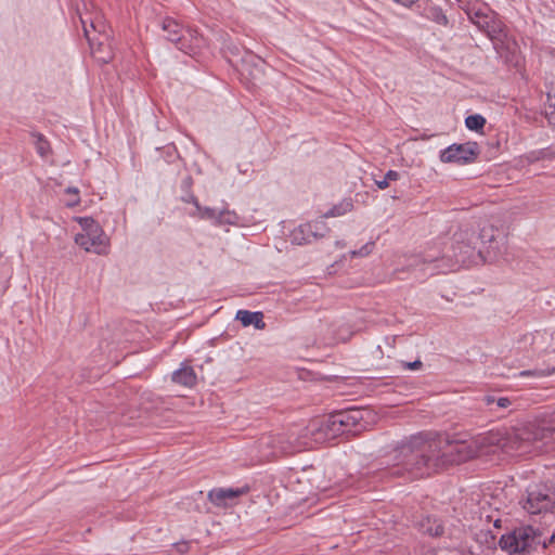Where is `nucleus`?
<instances>
[{
  "instance_id": "1",
  "label": "nucleus",
  "mask_w": 555,
  "mask_h": 555,
  "mask_svg": "<svg viewBox=\"0 0 555 555\" xmlns=\"http://www.w3.org/2000/svg\"><path fill=\"white\" fill-rule=\"evenodd\" d=\"M496 446L504 450H518L513 429L492 430L470 441L449 442L429 439L427 435L412 436L399 449L404 466L415 476L429 474L431 469L455 464L476 456L482 449Z\"/></svg>"
},
{
  "instance_id": "2",
  "label": "nucleus",
  "mask_w": 555,
  "mask_h": 555,
  "mask_svg": "<svg viewBox=\"0 0 555 555\" xmlns=\"http://www.w3.org/2000/svg\"><path fill=\"white\" fill-rule=\"evenodd\" d=\"M499 545L509 554L531 553L538 551L539 547L555 548V533L545 539L539 529L532 526H522L503 534Z\"/></svg>"
},
{
  "instance_id": "3",
  "label": "nucleus",
  "mask_w": 555,
  "mask_h": 555,
  "mask_svg": "<svg viewBox=\"0 0 555 555\" xmlns=\"http://www.w3.org/2000/svg\"><path fill=\"white\" fill-rule=\"evenodd\" d=\"M378 420L376 411L370 408H357L328 416L326 426L333 433L359 434L374 426Z\"/></svg>"
},
{
  "instance_id": "4",
  "label": "nucleus",
  "mask_w": 555,
  "mask_h": 555,
  "mask_svg": "<svg viewBox=\"0 0 555 555\" xmlns=\"http://www.w3.org/2000/svg\"><path fill=\"white\" fill-rule=\"evenodd\" d=\"M85 36L89 42L91 53L101 63L113 59L109 28L100 14L94 17H80Z\"/></svg>"
},
{
  "instance_id": "5",
  "label": "nucleus",
  "mask_w": 555,
  "mask_h": 555,
  "mask_svg": "<svg viewBox=\"0 0 555 555\" xmlns=\"http://www.w3.org/2000/svg\"><path fill=\"white\" fill-rule=\"evenodd\" d=\"M512 429L518 450L531 442L543 440L555 433V411L519 423Z\"/></svg>"
},
{
  "instance_id": "6",
  "label": "nucleus",
  "mask_w": 555,
  "mask_h": 555,
  "mask_svg": "<svg viewBox=\"0 0 555 555\" xmlns=\"http://www.w3.org/2000/svg\"><path fill=\"white\" fill-rule=\"evenodd\" d=\"M82 232L76 234L75 243L88 253L107 255L109 251V238L101 225L90 217H77Z\"/></svg>"
},
{
  "instance_id": "7",
  "label": "nucleus",
  "mask_w": 555,
  "mask_h": 555,
  "mask_svg": "<svg viewBox=\"0 0 555 555\" xmlns=\"http://www.w3.org/2000/svg\"><path fill=\"white\" fill-rule=\"evenodd\" d=\"M522 508L531 515L547 513L555 505V492L546 486H534L527 490Z\"/></svg>"
},
{
  "instance_id": "8",
  "label": "nucleus",
  "mask_w": 555,
  "mask_h": 555,
  "mask_svg": "<svg viewBox=\"0 0 555 555\" xmlns=\"http://www.w3.org/2000/svg\"><path fill=\"white\" fill-rule=\"evenodd\" d=\"M248 487L241 488H215L210 490V504L218 508H231L238 504L240 499L247 494Z\"/></svg>"
},
{
  "instance_id": "9",
  "label": "nucleus",
  "mask_w": 555,
  "mask_h": 555,
  "mask_svg": "<svg viewBox=\"0 0 555 555\" xmlns=\"http://www.w3.org/2000/svg\"><path fill=\"white\" fill-rule=\"evenodd\" d=\"M476 143L452 144L440 153L442 163L467 164L477 156Z\"/></svg>"
},
{
  "instance_id": "10",
  "label": "nucleus",
  "mask_w": 555,
  "mask_h": 555,
  "mask_svg": "<svg viewBox=\"0 0 555 555\" xmlns=\"http://www.w3.org/2000/svg\"><path fill=\"white\" fill-rule=\"evenodd\" d=\"M328 231V228L322 221L300 224L292 232L291 241L296 245L310 244L314 240L321 238Z\"/></svg>"
},
{
  "instance_id": "11",
  "label": "nucleus",
  "mask_w": 555,
  "mask_h": 555,
  "mask_svg": "<svg viewBox=\"0 0 555 555\" xmlns=\"http://www.w3.org/2000/svg\"><path fill=\"white\" fill-rule=\"evenodd\" d=\"M163 30L167 33V39L176 44L180 50H184L186 47L184 41L186 37H192L191 30H184L175 20L165 18L163 21Z\"/></svg>"
},
{
  "instance_id": "12",
  "label": "nucleus",
  "mask_w": 555,
  "mask_h": 555,
  "mask_svg": "<svg viewBox=\"0 0 555 555\" xmlns=\"http://www.w3.org/2000/svg\"><path fill=\"white\" fill-rule=\"evenodd\" d=\"M264 62L254 54H247L243 60L242 72L247 73L251 79L258 80L263 76Z\"/></svg>"
},
{
  "instance_id": "13",
  "label": "nucleus",
  "mask_w": 555,
  "mask_h": 555,
  "mask_svg": "<svg viewBox=\"0 0 555 555\" xmlns=\"http://www.w3.org/2000/svg\"><path fill=\"white\" fill-rule=\"evenodd\" d=\"M171 380L177 385L191 388L196 383V374L191 366L182 364L179 370L172 373Z\"/></svg>"
},
{
  "instance_id": "14",
  "label": "nucleus",
  "mask_w": 555,
  "mask_h": 555,
  "mask_svg": "<svg viewBox=\"0 0 555 555\" xmlns=\"http://www.w3.org/2000/svg\"><path fill=\"white\" fill-rule=\"evenodd\" d=\"M236 320H238L243 326L254 325L257 330H263L266 326L263 314L260 311L251 312L248 310H238L236 312Z\"/></svg>"
},
{
  "instance_id": "15",
  "label": "nucleus",
  "mask_w": 555,
  "mask_h": 555,
  "mask_svg": "<svg viewBox=\"0 0 555 555\" xmlns=\"http://www.w3.org/2000/svg\"><path fill=\"white\" fill-rule=\"evenodd\" d=\"M488 35V37L492 40L495 48L498 49V46L500 43H503L504 39L506 38V31L505 26L501 20H499L496 16L491 17V23L489 24V27L485 30Z\"/></svg>"
},
{
  "instance_id": "16",
  "label": "nucleus",
  "mask_w": 555,
  "mask_h": 555,
  "mask_svg": "<svg viewBox=\"0 0 555 555\" xmlns=\"http://www.w3.org/2000/svg\"><path fill=\"white\" fill-rule=\"evenodd\" d=\"M420 529L431 537L440 535L443 531L441 524L437 519L427 517L420 522Z\"/></svg>"
},
{
  "instance_id": "17",
  "label": "nucleus",
  "mask_w": 555,
  "mask_h": 555,
  "mask_svg": "<svg viewBox=\"0 0 555 555\" xmlns=\"http://www.w3.org/2000/svg\"><path fill=\"white\" fill-rule=\"evenodd\" d=\"M210 219H215L219 224H235L237 222L236 214L230 210L220 211L218 215L215 214V210H210Z\"/></svg>"
},
{
  "instance_id": "18",
  "label": "nucleus",
  "mask_w": 555,
  "mask_h": 555,
  "mask_svg": "<svg viewBox=\"0 0 555 555\" xmlns=\"http://www.w3.org/2000/svg\"><path fill=\"white\" fill-rule=\"evenodd\" d=\"M491 17H495V15L493 13L488 14L482 12H475L474 15L470 16V20L475 25L485 31L491 23Z\"/></svg>"
},
{
  "instance_id": "19",
  "label": "nucleus",
  "mask_w": 555,
  "mask_h": 555,
  "mask_svg": "<svg viewBox=\"0 0 555 555\" xmlns=\"http://www.w3.org/2000/svg\"><path fill=\"white\" fill-rule=\"evenodd\" d=\"M486 125V119L481 115H469L465 119V126L469 130L479 131L481 130Z\"/></svg>"
},
{
  "instance_id": "20",
  "label": "nucleus",
  "mask_w": 555,
  "mask_h": 555,
  "mask_svg": "<svg viewBox=\"0 0 555 555\" xmlns=\"http://www.w3.org/2000/svg\"><path fill=\"white\" fill-rule=\"evenodd\" d=\"M457 248H459V253H455V257L457 258V261H460L462 263H470V262L475 261L473 259V257H474L473 248H470L468 245H464L463 247L460 246Z\"/></svg>"
},
{
  "instance_id": "21",
  "label": "nucleus",
  "mask_w": 555,
  "mask_h": 555,
  "mask_svg": "<svg viewBox=\"0 0 555 555\" xmlns=\"http://www.w3.org/2000/svg\"><path fill=\"white\" fill-rule=\"evenodd\" d=\"M480 238L483 244L490 246L496 241V230L492 225H486L480 231Z\"/></svg>"
},
{
  "instance_id": "22",
  "label": "nucleus",
  "mask_w": 555,
  "mask_h": 555,
  "mask_svg": "<svg viewBox=\"0 0 555 555\" xmlns=\"http://www.w3.org/2000/svg\"><path fill=\"white\" fill-rule=\"evenodd\" d=\"M351 208H352V204L350 202L341 203L338 206L333 207L331 210L325 212L324 217L330 218V217L341 216V215L350 211Z\"/></svg>"
},
{
  "instance_id": "23",
  "label": "nucleus",
  "mask_w": 555,
  "mask_h": 555,
  "mask_svg": "<svg viewBox=\"0 0 555 555\" xmlns=\"http://www.w3.org/2000/svg\"><path fill=\"white\" fill-rule=\"evenodd\" d=\"M36 151L41 157H47L50 154V144L49 142L41 135L36 137L35 142Z\"/></svg>"
},
{
  "instance_id": "24",
  "label": "nucleus",
  "mask_w": 555,
  "mask_h": 555,
  "mask_svg": "<svg viewBox=\"0 0 555 555\" xmlns=\"http://www.w3.org/2000/svg\"><path fill=\"white\" fill-rule=\"evenodd\" d=\"M545 116L548 119L550 124H552L555 127V95H547Z\"/></svg>"
},
{
  "instance_id": "25",
  "label": "nucleus",
  "mask_w": 555,
  "mask_h": 555,
  "mask_svg": "<svg viewBox=\"0 0 555 555\" xmlns=\"http://www.w3.org/2000/svg\"><path fill=\"white\" fill-rule=\"evenodd\" d=\"M399 179V173L395 170H389L384 179L376 180L375 183L380 190H385L389 186L390 181H397Z\"/></svg>"
},
{
  "instance_id": "26",
  "label": "nucleus",
  "mask_w": 555,
  "mask_h": 555,
  "mask_svg": "<svg viewBox=\"0 0 555 555\" xmlns=\"http://www.w3.org/2000/svg\"><path fill=\"white\" fill-rule=\"evenodd\" d=\"M66 194L68 195V198L66 199L65 204L68 207H74L79 204V191L76 188H67Z\"/></svg>"
},
{
  "instance_id": "27",
  "label": "nucleus",
  "mask_w": 555,
  "mask_h": 555,
  "mask_svg": "<svg viewBox=\"0 0 555 555\" xmlns=\"http://www.w3.org/2000/svg\"><path fill=\"white\" fill-rule=\"evenodd\" d=\"M191 199H192L193 207L189 210V212L191 215L204 218L206 212H207V210L206 209H201L199 206H198V203L192 196H191Z\"/></svg>"
},
{
  "instance_id": "28",
  "label": "nucleus",
  "mask_w": 555,
  "mask_h": 555,
  "mask_svg": "<svg viewBox=\"0 0 555 555\" xmlns=\"http://www.w3.org/2000/svg\"><path fill=\"white\" fill-rule=\"evenodd\" d=\"M373 248H374V243L370 242V243H366L364 246H362L361 249H359L358 251H352V255L361 256V257L367 256L373 251Z\"/></svg>"
},
{
  "instance_id": "29",
  "label": "nucleus",
  "mask_w": 555,
  "mask_h": 555,
  "mask_svg": "<svg viewBox=\"0 0 555 555\" xmlns=\"http://www.w3.org/2000/svg\"><path fill=\"white\" fill-rule=\"evenodd\" d=\"M495 403L500 409H507L512 404L511 400L506 397L496 399Z\"/></svg>"
},
{
  "instance_id": "30",
  "label": "nucleus",
  "mask_w": 555,
  "mask_h": 555,
  "mask_svg": "<svg viewBox=\"0 0 555 555\" xmlns=\"http://www.w3.org/2000/svg\"><path fill=\"white\" fill-rule=\"evenodd\" d=\"M435 20L439 24L446 25L448 23L447 16L441 11H439V10H435Z\"/></svg>"
},
{
  "instance_id": "31",
  "label": "nucleus",
  "mask_w": 555,
  "mask_h": 555,
  "mask_svg": "<svg viewBox=\"0 0 555 555\" xmlns=\"http://www.w3.org/2000/svg\"><path fill=\"white\" fill-rule=\"evenodd\" d=\"M177 551L180 553H185L189 550L188 543H178L176 544Z\"/></svg>"
},
{
  "instance_id": "32",
  "label": "nucleus",
  "mask_w": 555,
  "mask_h": 555,
  "mask_svg": "<svg viewBox=\"0 0 555 555\" xmlns=\"http://www.w3.org/2000/svg\"><path fill=\"white\" fill-rule=\"evenodd\" d=\"M408 366L412 370H415V369H418L422 366V362L421 361H414V362H411V363H408Z\"/></svg>"
},
{
  "instance_id": "33",
  "label": "nucleus",
  "mask_w": 555,
  "mask_h": 555,
  "mask_svg": "<svg viewBox=\"0 0 555 555\" xmlns=\"http://www.w3.org/2000/svg\"><path fill=\"white\" fill-rule=\"evenodd\" d=\"M496 400L493 398V397H487L486 398V402L487 404H491V403H494Z\"/></svg>"
},
{
  "instance_id": "34",
  "label": "nucleus",
  "mask_w": 555,
  "mask_h": 555,
  "mask_svg": "<svg viewBox=\"0 0 555 555\" xmlns=\"http://www.w3.org/2000/svg\"><path fill=\"white\" fill-rule=\"evenodd\" d=\"M555 373V366L553 369H551L550 371H547L544 375H552Z\"/></svg>"
},
{
  "instance_id": "35",
  "label": "nucleus",
  "mask_w": 555,
  "mask_h": 555,
  "mask_svg": "<svg viewBox=\"0 0 555 555\" xmlns=\"http://www.w3.org/2000/svg\"><path fill=\"white\" fill-rule=\"evenodd\" d=\"M191 33H192V37H190V38H191V39H193V38H194V40H195V41H198V38H197V37H195L196 31H192V30H191Z\"/></svg>"
},
{
  "instance_id": "36",
  "label": "nucleus",
  "mask_w": 555,
  "mask_h": 555,
  "mask_svg": "<svg viewBox=\"0 0 555 555\" xmlns=\"http://www.w3.org/2000/svg\"><path fill=\"white\" fill-rule=\"evenodd\" d=\"M191 33H192V37H190V38H191V39H193V38H194V40H195V41H198V38H197V37H195L196 31H192V30H191Z\"/></svg>"
},
{
  "instance_id": "37",
  "label": "nucleus",
  "mask_w": 555,
  "mask_h": 555,
  "mask_svg": "<svg viewBox=\"0 0 555 555\" xmlns=\"http://www.w3.org/2000/svg\"><path fill=\"white\" fill-rule=\"evenodd\" d=\"M521 375H529V372H522Z\"/></svg>"
}]
</instances>
